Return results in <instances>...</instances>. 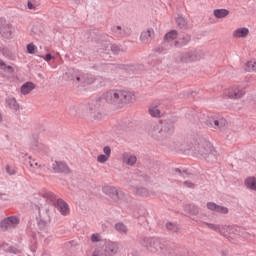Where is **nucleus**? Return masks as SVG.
I'll return each mask as SVG.
<instances>
[{"mask_svg": "<svg viewBox=\"0 0 256 256\" xmlns=\"http://www.w3.org/2000/svg\"><path fill=\"white\" fill-rule=\"evenodd\" d=\"M102 99L118 109H123V107L131 105V103H135L137 96L135 92L129 89H112L105 92L102 95Z\"/></svg>", "mask_w": 256, "mask_h": 256, "instance_id": "nucleus-1", "label": "nucleus"}, {"mask_svg": "<svg viewBox=\"0 0 256 256\" xmlns=\"http://www.w3.org/2000/svg\"><path fill=\"white\" fill-rule=\"evenodd\" d=\"M206 227L212 231H215L216 233H219V235H222V237H225V239L229 240L230 243L234 244L244 241L245 235H247L245 232H243V230H241V228L237 226L206 223Z\"/></svg>", "mask_w": 256, "mask_h": 256, "instance_id": "nucleus-2", "label": "nucleus"}, {"mask_svg": "<svg viewBox=\"0 0 256 256\" xmlns=\"http://www.w3.org/2000/svg\"><path fill=\"white\" fill-rule=\"evenodd\" d=\"M192 151L194 157H197L198 159H205L206 161L214 159L215 153H217L213 144L205 139L196 140L193 144Z\"/></svg>", "mask_w": 256, "mask_h": 256, "instance_id": "nucleus-3", "label": "nucleus"}, {"mask_svg": "<svg viewBox=\"0 0 256 256\" xmlns=\"http://www.w3.org/2000/svg\"><path fill=\"white\" fill-rule=\"evenodd\" d=\"M175 132V126L173 124H161L154 123L149 130V133L152 137H156L159 139L160 137H169V135H173Z\"/></svg>", "mask_w": 256, "mask_h": 256, "instance_id": "nucleus-4", "label": "nucleus"}, {"mask_svg": "<svg viewBox=\"0 0 256 256\" xmlns=\"http://www.w3.org/2000/svg\"><path fill=\"white\" fill-rule=\"evenodd\" d=\"M119 252V244L116 242H106L102 248L96 249L92 256H115Z\"/></svg>", "mask_w": 256, "mask_h": 256, "instance_id": "nucleus-5", "label": "nucleus"}, {"mask_svg": "<svg viewBox=\"0 0 256 256\" xmlns=\"http://www.w3.org/2000/svg\"><path fill=\"white\" fill-rule=\"evenodd\" d=\"M13 33H15L13 25L4 19H0V37H2L4 41H9L13 39Z\"/></svg>", "mask_w": 256, "mask_h": 256, "instance_id": "nucleus-6", "label": "nucleus"}, {"mask_svg": "<svg viewBox=\"0 0 256 256\" xmlns=\"http://www.w3.org/2000/svg\"><path fill=\"white\" fill-rule=\"evenodd\" d=\"M74 83H76V85H80V87L92 85V83H95V76L89 73H80L75 76Z\"/></svg>", "mask_w": 256, "mask_h": 256, "instance_id": "nucleus-7", "label": "nucleus"}, {"mask_svg": "<svg viewBox=\"0 0 256 256\" xmlns=\"http://www.w3.org/2000/svg\"><path fill=\"white\" fill-rule=\"evenodd\" d=\"M102 191L105 195H108L113 201H119L125 197V193L113 186H104Z\"/></svg>", "mask_w": 256, "mask_h": 256, "instance_id": "nucleus-8", "label": "nucleus"}, {"mask_svg": "<svg viewBox=\"0 0 256 256\" xmlns=\"http://www.w3.org/2000/svg\"><path fill=\"white\" fill-rule=\"evenodd\" d=\"M19 216H9L0 222L1 231H7L8 229H15L19 225Z\"/></svg>", "mask_w": 256, "mask_h": 256, "instance_id": "nucleus-9", "label": "nucleus"}, {"mask_svg": "<svg viewBox=\"0 0 256 256\" xmlns=\"http://www.w3.org/2000/svg\"><path fill=\"white\" fill-rule=\"evenodd\" d=\"M224 96L229 99H241V97L245 96V90L239 86H232L224 91Z\"/></svg>", "mask_w": 256, "mask_h": 256, "instance_id": "nucleus-10", "label": "nucleus"}, {"mask_svg": "<svg viewBox=\"0 0 256 256\" xmlns=\"http://www.w3.org/2000/svg\"><path fill=\"white\" fill-rule=\"evenodd\" d=\"M201 59H203V55L197 51L185 52L181 56L182 63H197Z\"/></svg>", "mask_w": 256, "mask_h": 256, "instance_id": "nucleus-11", "label": "nucleus"}, {"mask_svg": "<svg viewBox=\"0 0 256 256\" xmlns=\"http://www.w3.org/2000/svg\"><path fill=\"white\" fill-rule=\"evenodd\" d=\"M146 247L151 251L152 253H161L165 246L161 244V242L157 239L150 238L146 241Z\"/></svg>", "mask_w": 256, "mask_h": 256, "instance_id": "nucleus-12", "label": "nucleus"}, {"mask_svg": "<svg viewBox=\"0 0 256 256\" xmlns=\"http://www.w3.org/2000/svg\"><path fill=\"white\" fill-rule=\"evenodd\" d=\"M233 39H245L249 37V28L240 27L233 31L232 33Z\"/></svg>", "mask_w": 256, "mask_h": 256, "instance_id": "nucleus-13", "label": "nucleus"}, {"mask_svg": "<svg viewBox=\"0 0 256 256\" xmlns=\"http://www.w3.org/2000/svg\"><path fill=\"white\" fill-rule=\"evenodd\" d=\"M122 163H124V165H129L130 167H133V165L137 163V156L129 152H124L122 154Z\"/></svg>", "mask_w": 256, "mask_h": 256, "instance_id": "nucleus-14", "label": "nucleus"}, {"mask_svg": "<svg viewBox=\"0 0 256 256\" xmlns=\"http://www.w3.org/2000/svg\"><path fill=\"white\" fill-rule=\"evenodd\" d=\"M103 153L104 154H100L97 156V162L98 163H107V161H109V159L111 158V147L109 146H105L103 148Z\"/></svg>", "mask_w": 256, "mask_h": 256, "instance_id": "nucleus-15", "label": "nucleus"}, {"mask_svg": "<svg viewBox=\"0 0 256 256\" xmlns=\"http://www.w3.org/2000/svg\"><path fill=\"white\" fill-rule=\"evenodd\" d=\"M52 169L55 173H69V166L65 162L56 161L52 164Z\"/></svg>", "mask_w": 256, "mask_h": 256, "instance_id": "nucleus-16", "label": "nucleus"}, {"mask_svg": "<svg viewBox=\"0 0 256 256\" xmlns=\"http://www.w3.org/2000/svg\"><path fill=\"white\" fill-rule=\"evenodd\" d=\"M207 207L210 211H215L216 213H222L223 215H227V213H229V209H227V207L217 205L213 202H209L207 204Z\"/></svg>", "mask_w": 256, "mask_h": 256, "instance_id": "nucleus-17", "label": "nucleus"}, {"mask_svg": "<svg viewBox=\"0 0 256 256\" xmlns=\"http://www.w3.org/2000/svg\"><path fill=\"white\" fill-rule=\"evenodd\" d=\"M148 112L149 115H151V117H155L157 119H159V117H161V110H159V104H151L148 108Z\"/></svg>", "mask_w": 256, "mask_h": 256, "instance_id": "nucleus-18", "label": "nucleus"}, {"mask_svg": "<svg viewBox=\"0 0 256 256\" xmlns=\"http://www.w3.org/2000/svg\"><path fill=\"white\" fill-rule=\"evenodd\" d=\"M56 207L62 215H69V205H67L65 201L58 200L56 203Z\"/></svg>", "mask_w": 256, "mask_h": 256, "instance_id": "nucleus-19", "label": "nucleus"}, {"mask_svg": "<svg viewBox=\"0 0 256 256\" xmlns=\"http://www.w3.org/2000/svg\"><path fill=\"white\" fill-rule=\"evenodd\" d=\"M33 89H35V84L33 82H26L21 86L20 91L22 95H29Z\"/></svg>", "mask_w": 256, "mask_h": 256, "instance_id": "nucleus-20", "label": "nucleus"}, {"mask_svg": "<svg viewBox=\"0 0 256 256\" xmlns=\"http://www.w3.org/2000/svg\"><path fill=\"white\" fill-rule=\"evenodd\" d=\"M6 104L9 107V109H12L13 111H19V103H17L15 97L8 96L6 98Z\"/></svg>", "mask_w": 256, "mask_h": 256, "instance_id": "nucleus-21", "label": "nucleus"}, {"mask_svg": "<svg viewBox=\"0 0 256 256\" xmlns=\"http://www.w3.org/2000/svg\"><path fill=\"white\" fill-rule=\"evenodd\" d=\"M154 32L153 30L143 31L140 35V41L142 43H149V41L153 38Z\"/></svg>", "mask_w": 256, "mask_h": 256, "instance_id": "nucleus-22", "label": "nucleus"}, {"mask_svg": "<svg viewBox=\"0 0 256 256\" xmlns=\"http://www.w3.org/2000/svg\"><path fill=\"white\" fill-rule=\"evenodd\" d=\"M227 121L223 118L220 119H213L210 121V126L213 127V129H221V127H225Z\"/></svg>", "mask_w": 256, "mask_h": 256, "instance_id": "nucleus-23", "label": "nucleus"}, {"mask_svg": "<svg viewBox=\"0 0 256 256\" xmlns=\"http://www.w3.org/2000/svg\"><path fill=\"white\" fill-rule=\"evenodd\" d=\"M229 13L227 9H215L213 11V15L216 19H225V17H228Z\"/></svg>", "mask_w": 256, "mask_h": 256, "instance_id": "nucleus-24", "label": "nucleus"}, {"mask_svg": "<svg viewBox=\"0 0 256 256\" xmlns=\"http://www.w3.org/2000/svg\"><path fill=\"white\" fill-rule=\"evenodd\" d=\"M189 41H191V36L189 34L183 35L176 41L175 46L183 47V46L187 45V43H189Z\"/></svg>", "mask_w": 256, "mask_h": 256, "instance_id": "nucleus-25", "label": "nucleus"}, {"mask_svg": "<svg viewBox=\"0 0 256 256\" xmlns=\"http://www.w3.org/2000/svg\"><path fill=\"white\" fill-rule=\"evenodd\" d=\"M245 71L249 73L256 72V58H253L245 63L244 66Z\"/></svg>", "mask_w": 256, "mask_h": 256, "instance_id": "nucleus-26", "label": "nucleus"}, {"mask_svg": "<svg viewBox=\"0 0 256 256\" xmlns=\"http://www.w3.org/2000/svg\"><path fill=\"white\" fill-rule=\"evenodd\" d=\"M3 251H7L8 253H14V255H18V253H21V249H17L13 246H9V244L4 243L2 244Z\"/></svg>", "mask_w": 256, "mask_h": 256, "instance_id": "nucleus-27", "label": "nucleus"}, {"mask_svg": "<svg viewBox=\"0 0 256 256\" xmlns=\"http://www.w3.org/2000/svg\"><path fill=\"white\" fill-rule=\"evenodd\" d=\"M245 185L248 189H252V191H256V178L250 177L245 180Z\"/></svg>", "mask_w": 256, "mask_h": 256, "instance_id": "nucleus-28", "label": "nucleus"}, {"mask_svg": "<svg viewBox=\"0 0 256 256\" xmlns=\"http://www.w3.org/2000/svg\"><path fill=\"white\" fill-rule=\"evenodd\" d=\"M133 192L140 197H149V190L143 187L135 188Z\"/></svg>", "mask_w": 256, "mask_h": 256, "instance_id": "nucleus-29", "label": "nucleus"}, {"mask_svg": "<svg viewBox=\"0 0 256 256\" xmlns=\"http://www.w3.org/2000/svg\"><path fill=\"white\" fill-rule=\"evenodd\" d=\"M0 69L6 71V73H15V69L12 66L5 64L3 60L0 59Z\"/></svg>", "mask_w": 256, "mask_h": 256, "instance_id": "nucleus-30", "label": "nucleus"}, {"mask_svg": "<svg viewBox=\"0 0 256 256\" xmlns=\"http://www.w3.org/2000/svg\"><path fill=\"white\" fill-rule=\"evenodd\" d=\"M165 39L168 42L175 41L177 39V31L172 30L165 35Z\"/></svg>", "mask_w": 256, "mask_h": 256, "instance_id": "nucleus-31", "label": "nucleus"}, {"mask_svg": "<svg viewBox=\"0 0 256 256\" xmlns=\"http://www.w3.org/2000/svg\"><path fill=\"white\" fill-rule=\"evenodd\" d=\"M26 49L27 53L30 55H35V53H37V46H35L33 43L28 44Z\"/></svg>", "mask_w": 256, "mask_h": 256, "instance_id": "nucleus-32", "label": "nucleus"}, {"mask_svg": "<svg viewBox=\"0 0 256 256\" xmlns=\"http://www.w3.org/2000/svg\"><path fill=\"white\" fill-rule=\"evenodd\" d=\"M29 165L31 169H41V164H39V162L32 160L31 156H29Z\"/></svg>", "mask_w": 256, "mask_h": 256, "instance_id": "nucleus-33", "label": "nucleus"}, {"mask_svg": "<svg viewBox=\"0 0 256 256\" xmlns=\"http://www.w3.org/2000/svg\"><path fill=\"white\" fill-rule=\"evenodd\" d=\"M116 230H118L119 233H127V226L123 223H118L115 225Z\"/></svg>", "mask_w": 256, "mask_h": 256, "instance_id": "nucleus-34", "label": "nucleus"}, {"mask_svg": "<svg viewBox=\"0 0 256 256\" xmlns=\"http://www.w3.org/2000/svg\"><path fill=\"white\" fill-rule=\"evenodd\" d=\"M91 241L92 243H99V241H101V234L99 233L92 234Z\"/></svg>", "mask_w": 256, "mask_h": 256, "instance_id": "nucleus-35", "label": "nucleus"}, {"mask_svg": "<svg viewBox=\"0 0 256 256\" xmlns=\"http://www.w3.org/2000/svg\"><path fill=\"white\" fill-rule=\"evenodd\" d=\"M176 23H177V25H179V27H185V25L187 24L185 22V18H183V17H178L176 19Z\"/></svg>", "mask_w": 256, "mask_h": 256, "instance_id": "nucleus-36", "label": "nucleus"}, {"mask_svg": "<svg viewBox=\"0 0 256 256\" xmlns=\"http://www.w3.org/2000/svg\"><path fill=\"white\" fill-rule=\"evenodd\" d=\"M111 51L114 53V55H117L118 53H121V48L118 45H112Z\"/></svg>", "mask_w": 256, "mask_h": 256, "instance_id": "nucleus-37", "label": "nucleus"}, {"mask_svg": "<svg viewBox=\"0 0 256 256\" xmlns=\"http://www.w3.org/2000/svg\"><path fill=\"white\" fill-rule=\"evenodd\" d=\"M6 172L8 173V175H15V173H17V171L14 168H11V166H6Z\"/></svg>", "mask_w": 256, "mask_h": 256, "instance_id": "nucleus-38", "label": "nucleus"}, {"mask_svg": "<svg viewBox=\"0 0 256 256\" xmlns=\"http://www.w3.org/2000/svg\"><path fill=\"white\" fill-rule=\"evenodd\" d=\"M167 229H169V231H175L177 229V226H175V224L169 222L166 224Z\"/></svg>", "mask_w": 256, "mask_h": 256, "instance_id": "nucleus-39", "label": "nucleus"}, {"mask_svg": "<svg viewBox=\"0 0 256 256\" xmlns=\"http://www.w3.org/2000/svg\"><path fill=\"white\" fill-rule=\"evenodd\" d=\"M184 187H188L189 189H193L195 187V184L193 182L185 181Z\"/></svg>", "mask_w": 256, "mask_h": 256, "instance_id": "nucleus-40", "label": "nucleus"}, {"mask_svg": "<svg viewBox=\"0 0 256 256\" xmlns=\"http://www.w3.org/2000/svg\"><path fill=\"white\" fill-rule=\"evenodd\" d=\"M113 33H121V26H113L112 27Z\"/></svg>", "mask_w": 256, "mask_h": 256, "instance_id": "nucleus-41", "label": "nucleus"}, {"mask_svg": "<svg viewBox=\"0 0 256 256\" xmlns=\"http://www.w3.org/2000/svg\"><path fill=\"white\" fill-rule=\"evenodd\" d=\"M44 61H47L49 63L51 59H55L51 54H46L45 57H43Z\"/></svg>", "mask_w": 256, "mask_h": 256, "instance_id": "nucleus-42", "label": "nucleus"}, {"mask_svg": "<svg viewBox=\"0 0 256 256\" xmlns=\"http://www.w3.org/2000/svg\"><path fill=\"white\" fill-rule=\"evenodd\" d=\"M3 121V115L0 113V122Z\"/></svg>", "mask_w": 256, "mask_h": 256, "instance_id": "nucleus-43", "label": "nucleus"}]
</instances>
